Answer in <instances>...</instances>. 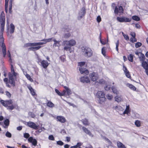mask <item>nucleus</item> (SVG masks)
<instances>
[{
    "mask_svg": "<svg viewBox=\"0 0 148 148\" xmlns=\"http://www.w3.org/2000/svg\"><path fill=\"white\" fill-rule=\"evenodd\" d=\"M123 70L124 71V73L125 74L126 76L128 78H130L131 76H130V73L129 71L127 69V68L125 66L123 65Z\"/></svg>",
    "mask_w": 148,
    "mask_h": 148,
    "instance_id": "15",
    "label": "nucleus"
},
{
    "mask_svg": "<svg viewBox=\"0 0 148 148\" xmlns=\"http://www.w3.org/2000/svg\"><path fill=\"white\" fill-rule=\"evenodd\" d=\"M57 144L60 146H62L64 144V143L61 140H59L57 142Z\"/></svg>",
    "mask_w": 148,
    "mask_h": 148,
    "instance_id": "44",
    "label": "nucleus"
},
{
    "mask_svg": "<svg viewBox=\"0 0 148 148\" xmlns=\"http://www.w3.org/2000/svg\"><path fill=\"white\" fill-rule=\"evenodd\" d=\"M99 99L98 100V102L100 104H101L103 103L106 100V99L105 96L99 98Z\"/></svg>",
    "mask_w": 148,
    "mask_h": 148,
    "instance_id": "20",
    "label": "nucleus"
},
{
    "mask_svg": "<svg viewBox=\"0 0 148 148\" xmlns=\"http://www.w3.org/2000/svg\"><path fill=\"white\" fill-rule=\"evenodd\" d=\"M83 123L85 125H88V121L86 119H83L82 120Z\"/></svg>",
    "mask_w": 148,
    "mask_h": 148,
    "instance_id": "36",
    "label": "nucleus"
},
{
    "mask_svg": "<svg viewBox=\"0 0 148 148\" xmlns=\"http://www.w3.org/2000/svg\"><path fill=\"white\" fill-rule=\"evenodd\" d=\"M0 21H5V17L4 14H2L1 16Z\"/></svg>",
    "mask_w": 148,
    "mask_h": 148,
    "instance_id": "40",
    "label": "nucleus"
},
{
    "mask_svg": "<svg viewBox=\"0 0 148 148\" xmlns=\"http://www.w3.org/2000/svg\"><path fill=\"white\" fill-rule=\"evenodd\" d=\"M0 102L3 106L7 107V105L6 103V101H4L1 99L0 101Z\"/></svg>",
    "mask_w": 148,
    "mask_h": 148,
    "instance_id": "37",
    "label": "nucleus"
},
{
    "mask_svg": "<svg viewBox=\"0 0 148 148\" xmlns=\"http://www.w3.org/2000/svg\"><path fill=\"white\" fill-rule=\"evenodd\" d=\"M135 124L137 127H139L140 126V121L136 120L135 122Z\"/></svg>",
    "mask_w": 148,
    "mask_h": 148,
    "instance_id": "32",
    "label": "nucleus"
},
{
    "mask_svg": "<svg viewBox=\"0 0 148 148\" xmlns=\"http://www.w3.org/2000/svg\"><path fill=\"white\" fill-rule=\"evenodd\" d=\"M29 134L28 133H26L24 134V137L26 138H29Z\"/></svg>",
    "mask_w": 148,
    "mask_h": 148,
    "instance_id": "50",
    "label": "nucleus"
},
{
    "mask_svg": "<svg viewBox=\"0 0 148 148\" xmlns=\"http://www.w3.org/2000/svg\"><path fill=\"white\" fill-rule=\"evenodd\" d=\"M5 93L7 96L9 98H10L11 97V94L8 91H6L5 92Z\"/></svg>",
    "mask_w": 148,
    "mask_h": 148,
    "instance_id": "56",
    "label": "nucleus"
},
{
    "mask_svg": "<svg viewBox=\"0 0 148 148\" xmlns=\"http://www.w3.org/2000/svg\"><path fill=\"white\" fill-rule=\"evenodd\" d=\"M10 121L8 119H6L4 121V124L6 126H8L9 125Z\"/></svg>",
    "mask_w": 148,
    "mask_h": 148,
    "instance_id": "33",
    "label": "nucleus"
},
{
    "mask_svg": "<svg viewBox=\"0 0 148 148\" xmlns=\"http://www.w3.org/2000/svg\"><path fill=\"white\" fill-rule=\"evenodd\" d=\"M40 63V65L45 69L47 68L49 64L47 61L44 60H42Z\"/></svg>",
    "mask_w": 148,
    "mask_h": 148,
    "instance_id": "13",
    "label": "nucleus"
},
{
    "mask_svg": "<svg viewBox=\"0 0 148 148\" xmlns=\"http://www.w3.org/2000/svg\"><path fill=\"white\" fill-rule=\"evenodd\" d=\"M132 19L136 21H138L140 20V18L136 16H133L132 17Z\"/></svg>",
    "mask_w": 148,
    "mask_h": 148,
    "instance_id": "31",
    "label": "nucleus"
},
{
    "mask_svg": "<svg viewBox=\"0 0 148 148\" xmlns=\"http://www.w3.org/2000/svg\"><path fill=\"white\" fill-rule=\"evenodd\" d=\"M76 44V42L74 40H71L69 41L65 40L63 42V44L64 45L69 46L71 47L75 45Z\"/></svg>",
    "mask_w": 148,
    "mask_h": 148,
    "instance_id": "5",
    "label": "nucleus"
},
{
    "mask_svg": "<svg viewBox=\"0 0 148 148\" xmlns=\"http://www.w3.org/2000/svg\"><path fill=\"white\" fill-rule=\"evenodd\" d=\"M47 100L48 101L47 103V106H48L51 108H53L54 107V104L53 103L51 102L50 101H49L47 99Z\"/></svg>",
    "mask_w": 148,
    "mask_h": 148,
    "instance_id": "28",
    "label": "nucleus"
},
{
    "mask_svg": "<svg viewBox=\"0 0 148 148\" xmlns=\"http://www.w3.org/2000/svg\"><path fill=\"white\" fill-rule=\"evenodd\" d=\"M8 75L9 78V83L13 87H14L15 86V83L12 75L10 73H9L8 74Z\"/></svg>",
    "mask_w": 148,
    "mask_h": 148,
    "instance_id": "7",
    "label": "nucleus"
},
{
    "mask_svg": "<svg viewBox=\"0 0 148 148\" xmlns=\"http://www.w3.org/2000/svg\"><path fill=\"white\" fill-rule=\"evenodd\" d=\"M101 53L104 56H106V51L105 50L104 47H103L101 50Z\"/></svg>",
    "mask_w": 148,
    "mask_h": 148,
    "instance_id": "54",
    "label": "nucleus"
},
{
    "mask_svg": "<svg viewBox=\"0 0 148 148\" xmlns=\"http://www.w3.org/2000/svg\"><path fill=\"white\" fill-rule=\"evenodd\" d=\"M4 30V27H1L0 32V46L2 48V51L3 57H5L7 54L6 48L4 43V38L3 34Z\"/></svg>",
    "mask_w": 148,
    "mask_h": 148,
    "instance_id": "1",
    "label": "nucleus"
},
{
    "mask_svg": "<svg viewBox=\"0 0 148 148\" xmlns=\"http://www.w3.org/2000/svg\"><path fill=\"white\" fill-rule=\"evenodd\" d=\"M111 88V86L108 84H106V86L105 87V89L106 90L108 91Z\"/></svg>",
    "mask_w": 148,
    "mask_h": 148,
    "instance_id": "34",
    "label": "nucleus"
},
{
    "mask_svg": "<svg viewBox=\"0 0 148 148\" xmlns=\"http://www.w3.org/2000/svg\"><path fill=\"white\" fill-rule=\"evenodd\" d=\"M10 33L12 34L13 33L14 31L15 27L14 25L12 24L11 23L10 25Z\"/></svg>",
    "mask_w": 148,
    "mask_h": 148,
    "instance_id": "25",
    "label": "nucleus"
},
{
    "mask_svg": "<svg viewBox=\"0 0 148 148\" xmlns=\"http://www.w3.org/2000/svg\"><path fill=\"white\" fill-rule=\"evenodd\" d=\"M29 115L31 116V117L32 118H34L35 116V115L32 112H29Z\"/></svg>",
    "mask_w": 148,
    "mask_h": 148,
    "instance_id": "51",
    "label": "nucleus"
},
{
    "mask_svg": "<svg viewBox=\"0 0 148 148\" xmlns=\"http://www.w3.org/2000/svg\"><path fill=\"white\" fill-rule=\"evenodd\" d=\"M116 51L118 52V47L119 46V40H118L116 43Z\"/></svg>",
    "mask_w": 148,
    "mask_h": 148,
    "instance_id": "46",
    "label": "nucleus"
},
{
    "mask_svg": "<svg viewBox=\"0 0 148 148\" xmlns=\"http://www.w3.org/2000/svg\"><path fill=\"white\" fill-rule=\"evenodd\" d=\"M142 66L145 69H148V64L145 61L142 62Z\"/></svg>",
    "mask_w": 148,
    "mask_h": 148,
    "instance_id": "19",
    "label": "nucleus"
},
{
    "mask_svg": "<svg viewBox=\"0 0 148 148\" xmlns=\"http://www.w3.org/2000/svg\"><path fill=\"white\" fill-rule=\"evenodd\" d=\"M114 13L116 14L118 13V8L117 7H116L114 10Z\"/></svg>",
    "mask_w": 148,
    "mask_h": 148,
    "instance_id": "63",
    "label": "nucleus"
},
{
    "mask_svg": "<svg viewBox=\"0 0 148 148\" xmlns=\"http://www.w3.org/2000/svg\"><path fill=\"white\" fill-rule=\"evenodd\" d=\"M54 39L53 38H49L47 39H44L45 41L46 42V43L47 42H49L51 41H53V39Z\"/></svg>",
    "mask_w": 148,
    "mask_h": 148,
    "instance_id": "38",
    "label": "nucleus"
},
{
    "mask_svg": "<svg viewBox=\"0 0 148 148\" xmlns=\"http://www.w3.org/2000/svg\"><path fill=\"white\" fill-rule=\"evenodd\" d=\"M13 101L12 100H6V103L7 105V109L12 110L18 107L16 103L12 104Z\"/></svg>",
    "mask_w": 148,
    "mask_h": 148,
    "instance_id": "3",
    "label": "nucleus"
},
{
    "mask_svg": "<svg viewBox=\"0 0 148 148\" xmlns=\"http://www.w3.org/2000/svg\"><path fill=\"white\" fill-rule=\"evenodd\" d=\"M71 36V34L69 32L64 33L63 36L62 38H64L65 39L68 38Z\"/></svg>",
    "mask_w": 148,
    "mask_h": 148,
    "instance_id": "24",
    "label": "nucleus"
},
{
    "mask_svg": "<svg viewBox=\"0 0 148 148\" xmlns=\"http://www.w3.org/2000/svg\"><path fill=\"white\" fill-rule=\"evenodd\" d=\"M96 96L98 98H99L105 96V94L102 91H99L97 93Z\"/></svg>",
    "mask_w": 148,
    "mask_h": 148,
    "instance_id": "18",
    "label": "nucleus"
},
{
    "mask_svg": "<svg viewBox=\"0 0 148 148\" xmlns=\"http://www.w3.org/2000/svg\"><path fill=\"white\" fill-rule=\"evenodd\" d=\"M78 65L79 66V67L81 66H84V65H85V63L84 62H82L78 63Z\"/></svg>",
    "mask_w": 148,
    "mask_h": 148,
    "instance_id": "47",
    "label": "nucleus"
},
{
    "mask_svg": "<svg viewBox=\"0 0 148 148\" xmlns=\"http://www.w3.org/2000/svg\"><path fill=\"white\" fill-rule=\"evenodd\" d=\"M53 41L54 42V43L53 45V47H59L60 46V41H57L54 38L53 39Z\"/></svg>",
    "mask_w": 148,
    "mask_h": 148,
    "instance_id": "17",
    "label": "nucleus"
},
{
    "mask_svg": "<svg viewBox=\"0 0 148 148\" xmlns=\"http://www.w3.org/2000/svg\"><path fill=\"white\" fill-rule=\"evenodd\" d=\"M106 97H107V98L109 100H111L112 98V95L110 94H108L107 95Z\"/></svg>",
    "mask_w": 148,
    "mask_h": 148,
    "instance_id": "49",
    "label": "nucleus"
},
{
    "mask_svg": "<svg viewBox=\"0 0 148 148\" xmlns=\"http://www.w3.org/2000/svg\"><path fill=\"white\" fill-rule=\"evenodd\" d=\"M123 35L124 37V38L126 40H129V37L127 35H125L123 34V33L122 32Z\"/></svg>",
    "mask_w": 148,
    "mask_h": 148,
    "instance_id": "52",
    "label": "nucleus"
},
{
    "mask_svg": "<svg viewBox=\"0 0 148 148\" xmlns=\"http://www.w3.org/2000/svg\"><path fill=\"white\" fill-rule=\"evenodd\" d=\"M42 42H35L36 46H38L39 45H42L46 43V42L44 40H41Z\"/></svg>",
    "mask_w": 148,
    "mask_h": 148,
    "instance_id": "26",
    "label": "nucleus"
},
{
    "mask_svg": "<svg viewBox=\"0 0 148 148\" xmlns=\"http://www.w3.org/2000/svg\"><path fill=\"white\" fill-rule=\"evenodd\" d=\"M5 136L6 137L8 138H11L12 137V134H11L9 132L7 131L6 134Z\"/></svg>",
    "mask_w": 148,
    "mask_h": 148,
    "instance_id": "43",
    "label": "nucleus"
},
{
    "mask_svg": "<svg viewBox=\"0 0 148 148\" xmlns=\"http://www.w3.org/2000/svg\"><path fill=\"white\" fill-rule=\"evenodd\" d=\"M115 100L118 102H120L122 100V99L121 96H116L115 97Z\"/></svg>",
    "mask_w": 148,
    "mask_h": 148,
    "instance_id": "27",
    "label": "nucleus"
},
{
    "mask_svg": "<svg viewBox=\"0 0 148 148\" xmlns=\"http://www.w3.org/2000/svg\"><path fill=\"white\" fill-rule=\"evenodd\" d=\"M57 121L62 123H64L66 121L65 118L62 116H58L56 118Z\"/></svg>",
    "mask_w": 148,
    "mask_h": 148,
    "instance_id": "14",
    "label": "nucleus"
},
{
    "mask_svg": "<svg viewBox=\"0 0 148 148\" xmlns=\"http://www.w3.org/2000/svg\"><path fill=\"white\" fill-rule=\"evenodd\" d=\"M89 77L91 80L93 82L96 81L98 78V74L95 72L90 73Z\"/></svg>",
    "mask_w": 148,
    "mask_h": 148,
    "instance_id": "8",
    "label": "nucleus"
},
{
    "mask_svg": "<svg viewBox=\"0 0 148 148\" xmlns=\"http://www.w3.org/2000/svg\"><path fill=\"white\" fill-rule=\"evenodd\" d=\"M81 82L84 83H88L90 82V80L88 77L86 76H84L81 77L80 79Z\"/></svg>",
    "mask_w": 148,
    "mask_h": 148,
    "instance_id": "11",
    "label": "nucleus"
},
{
    "mask_svg": "<svg viewBox=\"0 0 148 148\" xmlns=\"http://www.w3.org/2000/svg\"><path fill=\"white\" fill-rule=\"evenodd\" d=\"M28 88L29 90L30 91L32 95L33 96H34L35 95V92H34V89L32 88V87L31 86H29L28 87Z\"/></svg>",
    "mask_w": 148,
    "mask_h": 148,
    "instance_id": "22",
    "label": "nucleus"
},
{
    "mask_svg": "<svg viewBox=\"0 0 148 148\" xmlns=\"http://www.w3.org/2000/svg\"><path fill=\"white\" fill-rule=\"evenodd\" d=\"M112 90L114 93L117 94L118 92L117 90L114 86H112Z\"/></svg>",
    "mask_w": 148,
    "mask_h": 148,
    "instance_id": "42",
    "label": "nucleus"
},
{
    "mask_svg": "<svg viewBox=\"0 0 148 148\" xmlns=\"http://www.w3.org/2000/svg\"><path fill=\"white\" fill-rule=\"evenodd\" d=\"M82 129L85 133L89 135L90 136L92 137H93V135L91 134L90 132L86 128L84 127H82Z\"/></svg>",
    "mask_w": 148,
    "mask_h": 148,
    "instance_id": "16",
    "label": "nucleus"
},
{
    "mask_svg": "<svg viewBox=\"0 0 148 148\" xmlns=\"http://www.w3.org/2000/svg\"><path fill=\"white\" fill-rule=\"evenodd\" d=\"M128 58L129 61L131 62H132L133 59V55L132 54H130Z\"/></svg>",
    "mask_w": 148,
    "mask_h": 148,
    "instance_id": "35",
    "label": "nucleus"
},
{
    "mask_svg": "<svg viewBox=\"0 0 148 148\" xmlns=\"http://www.w3.org/2000/svg\"><path fill=\"white\" fill-rule=\"evenodd\" d=\"M4 93V89L0 87V94H3Z\"/></svg>",
    "mask_w": 148,
    "mask_h": 148,
    "instance_id": "58",
    "label": "nucleus"
},
{
    "mask_svg": "<svg viewBox=\"0 0 148 148\" xmlns=\"http://www.w3.org/2000/svg\"><path fill=\"white\" fill-rule=\"evenodd\" d=\"M48 138L49 140H54V137L52 135H49V136Z\"/></svg>",
    "mask_w": 148,
    "mask_h": 148,
    "instance_id": "53",
    "label": "nucleus"
},
{
    "mask_svg": "<svg viewBox=\"0 0 148 148\" xmlns=\"http://www.w3.org/2000/svg\"><path fill=\"white\" fill-rule=\"evenodd\" d=\"M36 59L38 60L37 62L39 64V63H40L42 60L41 59L39 58L38 55H37Z\"/></svg>",
    "mask_w": 148,
    "mask_h": 148,
    "instance_id": "55",
    "label": "nucleus"
},
{
    "mask_svg": "<svg viewBox=\"0 0 148 148\" xmlns=\"http://www.w3.org/2000/svg\"><path fill=\"white\" fill-rule=\"evenodd\" d=\"M7 54L8 55V56L10 58V60L12 61L11 55L9 51V50L8 51Z\"/></svg>",
    "mask_w": 148,
    "mask_h": 148,
    "instance_id": "60",
    "label": "nucleus"
},
{
    "mask_svg": "<svg viewBox=\"0 0 148 148\" xmlns=\"http://www.w3.org/2000/svg\"><path fill=\"white\" fill-rule=\"evenodd\" d=\"M27 125L29 127L35 130H38L39 127L38 125L33 122L30 121L27 122Z\"/></svg>",
    "mask_w": 148,
    "mask_h": 148,
    "instance_id": "4",
    "label": "nucleus"
},
{
    "mask_svg": "<svg viewBox=\"0 0 148 148\" xmlns=\"http://www.w3.org/2000/svg\"><path fill=\"white\" fill-rule=\"evenodd\" d=\"M82 50L83 55L85 57L89 58L92 55L93 51L90 48L86 46H83L82 47Z\"/></svg>",
    "mask_w": 148,
    "mask_h": 148,
    "instance_id": "2",
    "label": "nucleus"
},
{
    "mask_svg": "<svg viewBox=\"0 0 148 148\" xmlns=\"http://www.w3.org/2000/svg\"><path fill=\"white\" fill-rule=\"evenodd\" d=\"M140 56L139 57L140 60L142 62L144 61V60L145 59L144 55L142 53H140Z\"/></svg>",
    "mask_w": 148,
    "mask_h": 148,
    "instance_id": "23",
    "label": "nucleus"
},
{
    "mask_svg": "<svg viewBox=\"0 0 148 148\" xmlns=\"http://www.w3.org/2000/svg\"><path fill=\"white\" fill-rule=\"evenodd\" d=\"M67 94L68 95H70L71 94V90L69 88L68 89L66 90Z\"/></svg>",
    "mask_w": 148,
    "mask_h": 148,
    "instance_id": "59",
    "label": "nucleus"
},
{
    "mask_svg": "<svg viewBox=\"0 0 148 148\" xmlns=\"http://www.w3.org/2000/svg\"><path fill=\"white\" fill-rule=\"evenodd\" d=\"M97 21L98 23L100 22L101 21V18L100 16H97Z\"/></svg>",
    "mask_w": 148,
    "mask_h": 148,
    "instance_id": "61",
    "label": "nucleus"
},
{
    "mask_svg": "<svg viewBox=\"0 0 148 148\" xmlns=\"http://www.w3.org/2000/svg\"><path fill=\"white\" fill-rule=\"evenodd\" d=\"M128 86L131 89L133 90H136V87L132 84H128Z\"/></svg>",
    "mask_w": 148,
    "mask_h": 148,
    "instance_id": "30",
    "label": "nucleus"
},
{
    "mask_svg": "<svg viewBox=\"0 0 148 148\" xmlns=\"http://www.w3.org/2000/svg\"><path fill=\"white\" fill-rule=\"evenodd\" d=\"M119 12H123V9L122 6H120L119 8Z\"/></svg>",
    "mask_w": 148,
    "mask_h": 148,
    "instance_id": "64",
    "label": "nucleus"
},
{
    "mask_svg": "<svg viewBox=\"0 0 148 148\" xmlns=\"http://www.w3.org/2000/svg\"><path fill=\"white\" fill-rule=\"evenodd\" d=\"M117 145L119 148H126L125 146L121 142H118Z\"/></svg>",
    "mask_w": 148,
    "mask_h": 148,
    "instance_id": "29",
    "label": "nucleus"
},
{
    "mask_svg": "<svg viewBox=\"0 0 148 148\" xmlns=\"http://www.w3.org/2000/svg\"><path fill=\"white\" fill-rule=\"evenodd\" d=\"M130 40L132 42H136L137 41V39L135 38H130Z\"/></svg>",
    "mask_w": 148,
    "mask_h": 148,
    "instance_id": "57",
    "label": "nucleus"
},
{
    "mask_svg": "<svg viewBox=\"0 0 148 148\" xmlns=\"http://www.w3.org/2000/svg\"><path fill=\"white\" fill-rule=\"evenodd\" d=\"M24 46L25 47L36 46V43H28L25 44Z\"/></svg>",
    "mask_w": 148,
    "mask_h": 148,
    "instance_id": "21",
    "label": "nucleus"
},
{
    "mask_svg": "<svg viewBox=\"0 0 148 148\" xmlns=\"http://www.w3.org/2000/svg\"><path fill=\"white\" fill-rule=\"evenodd\" d=\"M55 91L56 93H57L59 95L61 96V93L57 89H55Z\"/></svg>",
    "mask_w": 148,
    "mask_h": 148,
    "instance_id": "62",
    "label": "nucleus"
},
{
    "mask_svg": "<svg viewBox=\"0 0 148 148\" xmlns=\"http://www.w3.org/2000/svg\"><path fill=\"white\" fill-rule=\"evenodd\" d=\"M117 20L120 22H129L131 21V18H128L124 16L117 17Z\"/></svg>",
    "mask_w": 148,
    "mask_h": 148,
    "instance_id": "6",
    "label": "nucleus"
},
{
    "mask_svg": "<svg viewBox=\"0 0 148 148\" xmlns=\"http://www.w3.org/2000/svg\"><path fill=\"white\" fill-rule=\"evenodd\" d=\"M79 70L82 74L88 75L89 73L88 70L87 69L85 66H81L79 67Z\"/></svg>",
    "mask_w": 148,
    "mask_h": 148,
    "instance_id": "9",
    "label": "nucleus"
},
{
    "mask_svg": "<svg viewBox=\"0 0 148 148\" xmlns=\"http://www.w3.org/2000/svg\"><path fill=\"white\" fill-rule=\"evenodd\" d=\"M28 142L32 143L33 145L35 146L36 145L37 142L36 140L35 139L33 138L32 137H29L28 139Z\"/></svg>",
    "mask_w": 148,
    "mask_h": 148,
    "instance_id": "12",
    "label": "nucleus"
},
{
    "mask_svg": "<svg viewBox=\"0 0 148 148\" xmlns=\"http://www.w3.org/2000/svg\"><path fill=\"white\" fill-rule=\"evenodd\" d=\"M142 45V43L141 42H138L136 43L135 46L136 48H138L140 47Z\"/></svg>",
    "mask_w": 148,
    "mask_h": 148,
    "instance_id": "41",
    "label": "nucleus"
},
{
    "mask_svg": "<svg viewBox=\"0 0 148 148\" xmlns=\"http://www.w3.org/2000/svg\"><path fill=\"white\" fill-rule=\"evenodd\" d=\"M70 47H70L69 46H65L64 48L63 49H64V50H66V51H67L68 50H70L71 49Z\"/></svg>",
    "mask_w": 148,
    "mask_h": 148,
    "instance_id": "45",
    "label": "nucleus"
},
{
    "mask_svg": "<svg viewBox=\"0 0 148 148\" xmlns=\"http://www.w3.org/2000/svg\"><path fill=\"white\" fill-rule=\"evenodd\" d=\"M1 23V27H4L5 21H0Z\"/></svg>",
    "mask_w": 148,
    "mask_h": 148,
    "instance_id": "48",
    "label": "nucleus"
},
{
    "mask_svg": "<svg viewBox=\"0 0 148 148\" xmlns=\"http://www.w3.org/2000/svg\"><path fill=\"white\" fill-rule=\"evenodd\" d=\"M86 13V11L85 8H82L81 11L79 13V16L78 17V19H80L82 18L84 16Z\"/></svg>",
    "mask_w": 148,
    "mask_h": 148,
    "instance_id": "10",
    "label": "nucleus"
},
{
    "mask_svg": "<svg viewBox=\"0 0 148 148\" xmlns=\"http://www.w3.org/2000/svg\"><path fill=\"white\" fill-rule=\"evenodd\" d=\"M27 78V79H28L31 82H33V79L32 78L30 75H27L25 76Z\"/></svg>",
    "mask_w": 148,
    "mask_h": 148,
    "instance_id": "39",
    "label": "nucleus"
}]
</instances>
